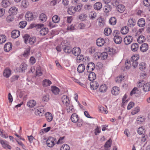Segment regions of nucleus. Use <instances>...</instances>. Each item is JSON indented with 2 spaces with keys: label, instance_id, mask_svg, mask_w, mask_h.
<instances>
[{
  "label": "nucleus",
  "instance_id": "1",
  "mask_svg": "<svg viewBox=\"0 0 150 150\" xmlns=\"http://www.w3.org/2000/svg\"><path fill=\"white\" fill-rule=\"evenodd\" d=\"M23 38L24 40V42L26 44H29L32 45L36 42V40L35 37H30V36L28 34H25L23 36Z\"/></svg>",
  "mask_w": 150,
  "mask_h": 150
},
{
  "label": "nucleus",
  "instance_id": "2",
  "mask_svg": "<svg viewBox=\"0 0 150 150\" xmlns=\"http://www.w3.org/2000/svg\"><path fill=\"white\" fill-rule=\"evenodd\" d=\"M112 34L114 36L113 39L114 42L117 44L121 43L122 41V38L119 36L120 32L117 30H115L113 32Z\"/></svg>",
  "mask_w": 150,
  "mask_h": 150
},
{
  "label": "nucleus",
  "instance_id": "3",
  "mask_svg": "<svg viewBox=\"0 0 150 150\" xmlns=\"http://www.w3.org/2000/svg\"><path fill=\"white\" fill-rule=\"evenodd\" d=\"M36 17L35 14L29 11L27 12L25 15L26 20L29 21L35 20Z\"/></svg>",
  "mask_w": 150,
  "mask_h": 150
},
{
  "label": "nucleus",
  "instance_id": "4",
  "mask_svg": "<svg viewBox=\"0 0 150 150\" xmlns=\"http://www.w3.org/2000/svg\"><path fill=\"white\" fill-rule=\"evenodd\" d=\"M56 140V138L51 137H49L46 141L47 146L50 147H52L55 145Z\"/></svg>",
  "mask_w": 150,
  "mask_h": 150
},
{
  "label": "nucleus",
  "instance_id": "5",
  "mask_svg": "<svg viewBox=\"0 0 150 150\" xmlns=\"http://www.w3.org/2000/svg\"><path fill=\"white\" fill-rule=\"evenodd\" d=\"M0 143L2 147L5 149H11V147L9 145L8 142L5 140L0 139Z\"/></svg>",
  "mask_w": 150,
  "mask_h": 150
},
{
  "label": "nucleus",
  "instance_id": "6",
  "mask_svg": "<svg viewBox=\"0 0 150 150\" xmlns=\"http://www.w3.org/2000/svg\"><path fill=\"white\" fill-rule=\"evenodd\" d=\"M95 64L91 62L88 63L86 67L87 72L92 71L95 69Z\"/></svg>",
  "mask_w": 150,
  "mask_h": 150
},
{
  "label": "nucleus",
  "instance_id": "7",
  "mask_svg": "<svg viewBox=\"0 0 150 150\" xmlns=\"http://www.w3.org/2000/svg\"><path fill=\"white\" fill-rule=\"evenodd\" d=\"M62 103L66 106H68L70 104L69 100L67 96L63 95L62 98Z\"/></svg>",
  "mask_w": 150,
  "mask_h": 150
},
{
  "label": "nucleus",
  "instance_id": "8",
  "mask_svg": "<svg viewBox=\"0 0 150 150\" xmlns=\"http://www.w3.org/2000/svg\"><path fill=\"white\" fill-rule=\"evenodd\" d=\"M81 50L79 47H75L72 49V52L75 56H78L81 52Z\"/></svg>",
  "mask_w": 150,
  "mask_h": 150
},
{
  "label": "nucleus",
  "instance_id": "9",
  "mask_svg": "<svg viewBox=\"0 0 150 150\" xmlns=\"http://www.w3.org/2000/svg\"><path fill=\"white\" fill-rule=\"evenodd\" d=\"M132 40V37L131 36H126L124 38V41L125 44L128 45L130 44Z\"/></svg>",
  "mask_w": 150,
  "mask_h": 150
},
{
  "label": "nucleus",
  "instance_id": "10",
  "mask_svg": "<svg viewBox=\"0 0 150 150\" xmlns=\"http://www.w3.org/2000/svg\"><path fill=\"white\" fill-rule=\"evenodd\" d=\"M27 65L25 62L22 63L19 67V70L22 73L24 72L27 69Z\"/></svg>",
  "mask_w": 150,
  "mask_h": 150
},
{
  "label": "nucleus",
  "instance_id": "11",
  "mask_svg": "<svg viewBox=\"0 0 150 150\" xmlns=\"http://www.w3.org/2000/svg\"><path fill=\"white\" fill-rule=\"evenodd\" d=\"M12 45L11 42H7L4 45V50L6 52H8L11 50Z\"/></svg>",
  "mask_w": 150,
  "mask_h": 150
},
{
  "label": "nucleus",
  "instance_id": "12",
  "mask_svg": "<svg viewBox=\"0 0 150 150\" xmlns=\"http://www.w3.org/2000/svg\"><path fill=\"white\" fill-rule=\"evenodd\" d=\"M96 43L98 46L101 47L104 45L105 41L103 38H99L96 40Z\"/></svg>",
  "mask_w": 150,
  "mask_h": 150
},
{
  "label": "nucleus",
  "instance_id": "13",
  "mask_svg": "<svg viewBox=\"0 0 150 150\" xmlns=\"http://www.w3.org/2000/svg\"><path fill=\"white\" fill-rule=\"evenodd\" d=\"M20 32L17 30H14L11 32V36L13 38H16L20 35Z\"/></svg>",
  "mask_w": 150,
  "mask_h": 150
},
{
  "label": "nucleus",
  "instance_id": "14",
  "mask_svg": "<svg viewBox=\"0 0 150 150\" xmlns=\"http://www.w3.org/2000/svg\"><path fill=\"white\" fill-rule=\"evenodd\" d=\"M97 55L98 58H100V57L102 59L105 60L107 58L108 54L106 52H104L101 54L98 53Z\"/></svg>",
  "mask_w": 150,
  "mask_h": 150
},
{
  "label": "nucleus",
  "instance_id": "15",
  "mask_svg": "<svg viewBox=\"0 0 150 150\" xmlns=\"http://www.w3.org/2000/svg\"><path fill=\"white\" fill-rule=\"evenodd\" d=\"M99 86L98 82L96 81H92L90 83V86L91 88L93 90L96 89Z\"/></svg>",
  "mask_w": 150,
  "mask_h": 150
},
{
  "label": "nucleus",
  "instance_id": "16",
  "mask_svg": "<svg viewBox=\"0 0 150 150\" xmlns=\"http://www.w3.org/2000/svg\"><path fill=\"white\" fill-rule=\"evenodd\" d=\"M148 45L147 43H143L140 47V50L142 52H146L148 49Z\"/></svg>",
  "mask_w": 150,
  "mask_h": 150
},
{
  "label": "nucleus",
  "instance_id": "17",
  "mask_svg": "<svg viewBox=\"0 0 150 150\" xmlns=\"http://www.w3.org/2000/svg\"><path fill=\"white\" fill-rule=\"evenodd\" d=\"M86 58H87V60H88L89 59V57H85L84 58V57L83 55H80L79 54V55L77 56V62H80L82 61L83 62H85L86 60Z\"/></svg>",
  "mask_w": 150,
  "mask_h": 150
},
{
  "label": "nucleus",
  "instance_id": "18",
  "mask_svg": "<svg viewBox=\"0 0 150 150\" xmlns=\"http://www.w3.org/2000/svg\"><path fill=\"white\" fill-rule=\"evenodd\" d=\"M136 21L133 18H131L129 19L127 25L130 27H132L136 25Z\"/></svg>",
  "mask_w": 150,
  "mask_h": 150
},
{
  "label": "nucleus",
  "instance_id": "19",
  "mask_svg": "<svg viewBox=\"0 0 150 150\" xmlns=\"http://www.w3.org/2000/svg\"><path fill=\"white\" fill-rule=\"evenodd\" d=\"M112 7L111 5L107 4L103 7V10L105 13H107L110 11L112 10Z\"/></svg>",
  "mask_w": 150,
  "mask_h": 150
},
{
  "label": "nucleus",
  "instance_id": "20",
  "mask_svg": "<svg viewBox=\"0 0 150 150\" xmlns=\"http://www.w3.org/2000/svg\"><path fill=\"white\" fill-rule=\"evenodd\" d=\"M18 11V8L16 7L13 6L9 9V13L10 14L14 15L17 13Z\"/></svg>",
  "mask_w": 150,
  "mask_h": 150
},
{
  "label": "nucleus",
  "instance_id": "21",
  "mask_svg": "<svg viewBox=\"0 0 150 150\" xmlns=\"http://www.w3.org/2000/svg\"><path fill=\"white\" fill-rule=\"evenodd\" d=\"M112 93L114 95L116 96L120 93V89L119 87L117 86L113 87L111 90Z\"/></svg>",
  "mask_w": 150,
  "mask_h": 150
},
{
  "label": "nucleus",
  "instance_id": "22",
  "mask_svg": "<svg viewBox=\"0 0 150 150\" xmlns=\"http://www.w3.org/2000/svg\"><path fill=\"white\" fill-rule=\"evenodd\" d=\"M145 19L143 18L139 19L137 22V25L140 27H142L145 25Z\"/></svg>",
  "mask_w": 150,
  "mask_h": 150
},
{
  "label": "nucleus",
  "instance_id": "23",
  "mask_svg": "<svg viewBox=\"0 0 150 150\" xmlns=\"http://www.w3.org/2000/svg\"><path fill=\"white\" fill-rule=\"evenodd\" d=\"M116 9L118 12L122 13L125 11V8L124 5L119 4L117 6Z\"/></svg>",
  "mask_w": 150,
  "mask_h": 150
},
{
  "label": "nucleus",
  "instance_id": "24",
  "mask_svg": "<svg viewBox=\"0 0 150 150\" xmlns=\"http://www.w3.org/2000/svg\"><path fill=\"white\" fill-rule=\"evenodd\" d=\"M78 115L75 113H73L71 117V121L74 123H76L79 120Z\"/></svg>",
  "mask_w": 150,
  "mask_h": 150
},
{
  "label": "nucleus",
  "instance_id": "25",
  "mask_svg": "<svg viewBox=\"0 0 150 150\" xmlns=\"http://www.w3.org/2000/svg\"><path fill=\"white\" fill-rule=\"evenodd\" d=\"M11 74V71L9 68H6L5 69L3 73V76L6 77H9Z\"/></svg>",
  "mask_w": 150,
  "mask_h": 150
},
{
  "label": "nucleus",
  "instance_id": "26",
  "mask_svg": "<svg viewBox=\"0 0 150 150\" xmlns=\"http://www.w3.org/2000/svg\"><path fill=\"white\" fill-rule=\"evenodd\" d=\"M112 145V140L110 139L105 143L104 145V147L105 150H108L109 148Z\"/></svg>",
  "mask_w": 150,
  "mask_h": 150
},
{
  "label": "nucleus",
  "instance_id": "27",
  "mask_svg": "<svg viewBox=\"0 0 150 150\" xmlns=\"http://www.w3.org/2000/svg\"><path fill=\"white\" fill-rule=\"evenodd\" d=\"M85 69V66L83 64H79L77 68L78 72L79 73L83 72Z\"/></svg>",
  "mask_w": 150,
  "mask_h": 150
},
{
  "label": "nucleus",
  "instance_id": "28",
  "mask_svg": "<svg viewBox=\"0 0 150 150\" xmlns=\"http://www.w3.org/2000/svg\"><path fill=\"white\" fill-rule=\"evenodd\" d=\"M47 17L45 14L44 13H41L39 16V19L41 22H44L46 21Z\"/></svg>",
  "mask_w": 150,
  "mask_h": 150
},
{
  "label": "nucleus",
  "instance_id": "29",
  "mask_svg": "<svg viewBox=\"0 0 150 150\" xmlns=\"http://www.w3.org/2000/svg\"><path fill=\"white\" fill-rule=\"evenodd\" d=\"M66 106L67 107V113H71L74 112L75 109L71 104H70L69 106Z\"/></svg>",
  "mask_w": 150,
  "mask_h": 150
},
{
  "label": "nucleus",
  "instance_id": "30",
  "mask_svg": "<svg viewBox=\"0 0 150 150\" xmlns=\"http://www.w3.org/2000/svg\"><path fill=\"white\" fill-rule=\"evenodd\" d=\"M75 8L74 6H72L69 7L67 10V12L68 14L70 15H72L74 14L76 12Z\"/></svg>",
  "mask_w": 150,
  "mask_h": 150
},
{
  "label": "nucleus",
  "instance_id": "31",
  "mask_svg": "<svg viewBox=\"0 0 150 150\" xmlns=\"http://www.w3.org/2000/svg\"><path fill=\"white\" fill-rule=\"evenodd\" d=\"M102 4L100 2H97L94 5V9L97 11L100 10L102 8Z\"/></svg>",
  "mask_w": 150,
  "mask_h": 150
},
{
  "label": "nucleus",
  "instance_id": "32",
  "mask_svg": "<svg viewBox=\"0 0 150 150\" xmlns=\"http://www.w3.org/2000/svg\"><path fill=\"white\" fill-rule=\"evenodd\" d=\"M88 76V79L90 81H93L96 78L95 74L93 72H90Z\"/></svg>",
  "mask_w": 150,
  "mask_h": 150
},
{
  "label": "nucleus",
  "instance_id": "33",
  "mask_svg": "<svg viewBox=\"0 0 150 150\" xmlns=\"http://www.w3.org/2000/svg\"><path fill=\"white\" fill-rule=\"evenodd\" d=\"M98 25L100 27H103L105 25V21L103 18H100L98 20Z\"/></svg>",
  "mask_w": 150,
  "mask_h": 150
},
{
  "label": "nucleus",
  "instance_id": "34",
  "mask_svg": "<svg viewBox=\"0 0 150 150\" xmlns=\"http://www.w3.org/2000/svg\"><path fill=\"white\" fill-rule=\"evenodd\" d=\"M49 32L48 29L46 28H43L40 31V34L42 35H45Z\"/></svg>",
  "mask_w": 150,
  "mask_h": 150
},
{
  "label": "nucleus",
  "instance_id": "35",
  "mask_svg": "<svg viewBox=\"0 0 150 150\" xmlns=\"http://www.w3.org/2000/svg\"><path fill=\"white\" fill-rule=\"evenodd\" d=\"M63 50L65 53H69L72 52V49L70 46L66 45Z\"/></svg>",
  "mask_w": 150,
  "mask_h": 150
},
{
  "label": "nucleus",
  "instance_id": "36",
  "mask_svg": "<svg viewBox=\"0 0 150 150\" xmlns=\"http://www.w3.org/2000/svg\"><path fill=\"white\" fill-rule=\"evenodd\" d=\"M36 104V101L34 100L29 101L27 102V105L30 108L34 107Z\"/></svg>",
  "mask_w": 150,
  "mask_h": 150
},
{
  "label": "nucleus",
  "instance_id": "37",
  "mask_svg": "<svg viewBox=\"0 0 150 150\" xmlns=\"http://www.w3.org/2000/svg\"><path fill=\"white\" fill-rule=\"evenodd\" d=\"M129 30V28L127 26L122 27L121 30V33L123 35L127 34Z\"/></svg>",
  "mask_w": 150,
  "mask_h": 150
},
{
  "label": "nucleus",
  "instance_id": "38",
  "mask_svg": "<svg viewBox=\"0 0 150 150\" xmlns=\"http://www.w3.org/2000/svg\"><path fill=\"white\" fill-rule=\"evenodd\" d=\"M143 91L144 92H147L150 90V83H146L144 86Z\"/></svg>",
  "mask_w": 150,
  "mask_h": 150
},
{
  "label": "nucleus",
  "instance_id": "39",
  "mask_svg": "<svg viewBox=\"0 0 150 150\" xmlns=\"http://www.w3.org/2000/svg\"><path fill=\"white\" fill-rule=\"evenodd\" d=\"M138 47V44L136 43H134L132 44L131 46V50L133 52L137 51Z\"/></svg>",
  "mask_w": 150,
  "mask_h": 150
},
{
  "label": "nucleus",
  "instance_id": "40",
  "mask_svg": "<svg viewBox=\"0 0 150 150\" xmlns=\"http://www.w3.org/2000/svg\"><path fill=\"white\" fill-rule=\"evenodd\" d=\"M51 90L55 95L59 94L60 91L59 89L55 86H52Z\"/></svg>",
  "mask_w": 150,
  "mask_h": 150
},
{
  "label": "nucleus",
  "instance_id": "41",
  "mask_svg": "<svg viewBox=\"0 0 150 150\" xmlns=\"http://www.w3.org/2000/svg\"><path fill=\"white\" fill-rule=\"evenodd\" d=\"M107 89V87L105 84H103L100 86L99 91L101 93H104L106 92Z\"/></svg>",
  "mask_w": 150,
  "mask_h": 150
},
{
  "label": "nucleus",
  "instance_id": "42",
  "mask_svg": "<svg viewBox=\"0 0 150 150\" xmlns=\"http://www.w3.org/2000/svg\"><path fill=\"white\" fill-rule=\"evenodd\" d=\"M1 3L2 6L4 8L7 7L10 4L8 0H3Z\"/></svg>",
  "mask_w": 150,
  "mask_h": 150
},
{
  "label": "nucleus",
  "instance_id": "43",
  "mask_svg": "<svg viewBox=\"0 0 150 150\" xmlns=\"http://www.w3.org/2000/svg\"><path fill=\"white\" fill-rule=\"evenodd\" d=\"M46 118L48 122H50L52 120L53 117L52 114L48 112L46 114Z\"/></svg>",
  "mask_w": 150,
  "mask_h": 150
},
{
  "label": "nucleus",
  "instance_id": "44",
  "mask_svg": "<svg viewBox=\"0 0 150 150\" xmlns=\"http://www.w3.org/2000/svg\"><path fill=\"white\" fill-rule=\"evenodd\" d=\"M146 38L143 35L139 36L137 40L138 42L140 44L144 42Z\"/></svg>",
  "mask_w": 150,
  "mask_h": 150
},
{
  "label": "nucleus",
  "instance_id": "45",
  "mask_svg": "<svg viewBox=\"0 0 150 150\" xmlns=\"http://www.w3.org/2000/svg\"><path fill=\"white\" fill-rule=\"evenodd\" d=\"M35 114L39 116H42L44 114L43 110L41 109L36 110L35 112Z\"/></svg>",
  "mask_w": 150,
  "mask_h": 150
},
{
  "label": "nucleus",
  "instance_id": "46",
  "mask_svg": "<svg viewBox=\"0 0 150 150\" xmlns=\"http://www.w3.org/2000/svg\"><path fill=\"white\" fill-rule=\"evenodd\" d=\"M111 33L112 30L111 28H107L105 29L104 33L105 35L108 36L110 35Z\"/></svg>",
  "mask_w": 150,
  "mask_h": 150
},
{
  "label": "nucleus",
  "instance_id": "47",
  "mask_svg": "<svg viewBox=\"0 0 150 150\" xmlns=\"http://www.w3.org/2000/svg\"><path fill=\"white\" fill-rule=\"evenodd\" d=\"M146 68V64L145 63L142 62L139 65V69L141 71H143Z\"/></svg>",
  "mask_w": 150,
  "mask_h": 150
},
{
  "label": "nucleus",
  "instance_id": "48",
  "mask_svg": "<svg viewBox=\"0 0 150 150\" xmlns=\"http://www.w3.org/2000/svg\"><path fill=\"white\" fill-rule=\"evenodd\" d=\"M139 59V56L138 54H135L132 56L131 58V62L137 61Z\"/></svg>",
  "mask_w": 150,
  "mask_h": 150
},
{
  "label": "nucleus",
  "instance_id": "49",
  "mask_svg": "<svg viewBox=\"0 0 150 150\" xmlns=\"http://www.w3.org/2000/svg\"><path fill=\"white\" fill-rule=\"evenodd\" d=\"M75 7L74 6V7L75 8V9L76 10V11L79 12L81 10L83 5L81 3H79Z\"/></svg>",
  "mask_w": 150,
  "mask_h": 150
},
{
  "label": "nucleus",
  "instance_id": "50",
  "mask_svg": "<svg viewBox=\"0 0 150 150\" xmlns=\"http://www.w3.org/2000/svg\"><path fill=\"white\" fill-rule=\"evenodd\" d=\"M52 20L54 23H57L59 22L60 18L57 15H55L52 17Z\"/></svg>",
  "mask_w": 150,
  "mask_h": 150
},
{
  "label": "nucleus",
  "instance_id": "51",
  "mask_svg": "<svg viewBox=\"0 0 150 150\" xmlns=\"http://www.w3.org/2000/svg\"><path fill=\"white\" fill-rule=\"evenodd\" d=\"M109 22L112 25H115L116 23V18L114 17L111 18L109 20Z\"/></svg>",
  "mask_w": 150,
  "mask_h": 150
},
{
  "label": "nucleus",
  "instance_id": "52",
  "mask_svg": "<svg viewBox=\"0 0 150 150\" xmlns=\"http://www.w3.org/2000/svg\"><path fill=\"white\" fill-rule=\"evenodd\" d=\"M6 37L4 35H0V44H2L6 40Z\"/></svg>",
  "mask_w": 150,
  "mask_h": 150
},
{
  "label": "nucleus",
  "instance_id": "53",
  "mask_svg": "<svg viewBox=\"0 0 150 150\" xmlns=\"http://www.w3.org/2000/svg\"><path fill=\"white\" fill-rule=\"evenodd\" d=\"M69 146L67 144H64L61 147L60 150H69Z\"/></svg>",
  "mask_w": 150,
  "mask_h": 150
},
{
  "label": "nucleus",
  "instance_id": "54",
  "mask_svg": "<svg viewBox=\"0 0 150 150\" xmlns=\"http://www.w3.org/2000/svg\"><path fill=\"white\" fill-rule=\"evenodd\" d=\"M27 22L25 21H23L20 22L19 24V26L21 28H24L26 25Z\"/></svg>",
  "mask_w": 150,
  "mask_h": 150
},
{
  "label": "nucleus",
  "instance_id": "55",
  "mask_svg": "<svg viewBox=\"0 0 150 150\" xmlns=\"http://www.w3.org/2000/svg\"><path fill=\"white\" fill-rule=\"evenodd\" d=\"M36 72V75L37 76H40L42 74L41 68L40 67H37Z\"/></svg>",
  "mask_w": 150,
  "mask_h": 150
},
{
  "label": "nucleus",
  "instance_id": "56",
  "mask_svg": "<svg viewBox=\"0 0 150 150\" xmlns=\"http://www.w3.org/2000/svg\"><path fill=\"white\" fill-rule=\"evenodd\" d=\"M30 47L27 49L24 52L23 54V56L24 57L28 56L29 55L30 51Z\"/></svg>",
  "mask_w": 150,
  "mask_h": 150
},
{
  "label": "nucleus",
  "instance_id": "57",
  "mask_svg": "<svg viewBox=\"0 0 150 150\" xmlns=\"http://www.w3.org/2000/svg\"><path fill=\"white\" fill-rule=\"evenodd\" d=\"M0 135L2 137L4 138H7L8 137V135L6 133L4 130L1 132L0 133Z\"/></svg>",
  "mask_w": 150,
  "mask_h": 150
},
{
  "label": "nucleus",
  "instance_id": "58",
  "mask_svg": "<svg viewBox=\"0 0 150 150\" xmlns=\"http://www.w3.org/2000/svg\"><path fill=\"white\" fill-rule=\"evenodd\" d=\"M131 65V61L130 60H126V61L125 63V66L126 69H129L130 68Z\"/></svg>",
  "mask_w": 150,
  "mask_h": 150
},
{
  "label": "nucleus",
  "instance_id": "59",
  "mask_svg": "<svg viewBox=\"0 0 150 150\" xmlns=\"http://www.w3.org/2000/svg\"><path fill=\"white\" fill-rule=\"evenodd\" d=\"M87 18V16L85 13L81 14L79 17V18L82 21H84L86 20Z\"/></svg>",
  "mask_w": 150,
  "mask_h": 150
},
{
  "label": "nucleus",
  "instance_id": "60",
  "mask_svg": "<svg viewBox=\"0 0 150 150\" xmlns=\"http://www.w3.org/2000/svg\"><path fill=\"white\" fill-rule=\"evenodd\" d=\"M14 19L13 15L11 14L9 15L6 18V21L8 22L13 21Z\"/></svg>",
  "mask_w": 150,
  "mask_h": 150
},
{
  "label": "nucleus",
  "instance_id": "61",
  "mask_svg": "<svg viewBox=\"0 0 150 150\" xmlns=\"http://www.w3.org/2000/svg\"><path fill=\"white\" fill-rule=\"evenodd\" d=\"M144 121V118H142V117H138L137 118V123L139 124L142 123V122Z\"/></svg>",
  "mask_w": 150,
  "mask_h": 150
},
{
  "label": "nucleus",
  "instance_id": "62",
  "mask_svg": "<svg viewBox=\"0 0 150 150\" xmlns=\"http://www.w3.org/2000/svg\"><path fill=\"white\" fill-rule=\"evenodd\" d=\"M51 83V82L49 80L45 79L43 81V85L46 86H49Z\"/></svg>",
  "mask_w": 150,
  "mask_h": 150
},
{
  "label": "nucleus",
  "instance_id": "63",
  "mask_svg": "<svg viewBox=\"0 0 150 150\" xmlns=\"http://www.w3.org/2000/svg\"><path fill=\"white\" fill-rule=\"evenodd\" d=\"M98 109L100 112H104L105 114L108 113V112L106 110V108L102 106H99L98 107Z\"/></svg>",
  "mask_w": 150,
  "mask_h": 150
},
{
  "label": "nucleus",
  "instance_id": "64",
  "mask_svg": "<svg viewBox=\"0 0 150 150\" xmlns=\"http://www.w3.org/2000/svg\"><path fill=\"white\" fill-rule=\"evenodd\" d=\"M96 16V14L94 12H91L89 14V17L90 18L92 19H95Z\"/></svg>",
  "mask_w": 150,
  "mask_h": 150
}]
</instances>
